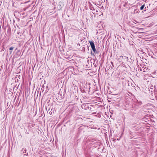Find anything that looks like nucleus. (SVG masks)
<instances>
[{"mask_svg": "<svg viewBox=\"0 0 157 157\" xmlns=\"http://www.w3.org/2000/svg\"><path fill=\"white\" fill-rule=\"evenodd\" d=\"M111 64L112 66H111V68L112 69L113 68V67L114 65L112 62H111Z\"/></svg>", "mask_w": 157, "mask_h": 157, "instance_id": "obj_8", "label": "nucleus"}, {"mask_svg": "<svg viewBox=\"0 0 157 157\" xmlns=\"http://www.w3.org/2000/svg\"><path fill=\"white\" fill-rule=\"evenodd\" d=\"M96 113H97L96 112H94V113H92V114H96Z\"/></svg>", "mask_w": 157, "mask_h": 157, "instance_id": "obj_11", "label": "nucleus"}, {"mask_svg": "<svg viewBox=\"0 0 157 157\" xmlns=\"http://www.w3.org/2000/svg\"><path fill=\"white\" fill-rule=\"evenodd\" d=\"M89 3H90V9L91 10H94V9L93 6L91 4H90V2H89Z\"/></svg>", "mask_w": 157, "mask_h": 157, "instance_id": "obj_4", "label": "nucleus"}, {"mask_svg": "<svg viewBox=\"0 0 157 157\" xmlns=\"http://www.w3.org/2000/svg\"><path fill=\"white\" fill-rule=\"evenodd\" d=\"M20 33V32H17V34H19Z\"/></svg>", "mask_w": 157, "mask_h": 157, "instance_id": "obj_15", "label": "nucleus"}, {"mask_svg": "<svg viewBox=\"0 0 157 157\" xmlns=\"http://www.w3.org/2000/svg\"><path fill=\"white\" fill-rule=\"evenodd\" d=\"M117 140H119V139H117Z\"/></svg>", "mask_w": 157, "mask_h": 157, "instance_id": "obj_18", "label": "nucleus"}, {"mask_svg": "<svg viewBox=\"0 0 157 157\" xmlns=\"http://www.w3.org/2000/svg\"><path fill=\"white\" fill-rule=\"evenodd\" d=\"M85 8L87 10L88 9L87 6H85Z\"/></svg>", "mask_w": 157, "mask_h": 157, "instance_id": "obj_10", "label": "nucleus"}, {"mask_svg": "<svg viewBox=\"0 0 157 157\" xmlns=\"http://www.w3.org/2000/svg\"><path fill=\"white\" fill-rule=\"evenodd\" d=\"M144 6L145 5L144 4L142 6L140 7V10H143V9L144 8Z\"/></svg>", "mask_w": 157, "mask_h": 157, "instance_id": "obj_7", "label": "nucleus"}, {"mask_svg": "<svg viewBox=\"0 0 157 157\" xmlns=\"http://www.w3.org/2000/svg\"><path fill=\"white\" fill-rule=\"evenodd\" d=\"M125 58H127V59H128V57H125Z\"/></svg>", "mask_w": 157, "mask_h": 157, "instance_id": "obj_19", "label": "nucleus"}, {"mask_svg": "<svg viewBox=\"0 0 157 157\" xmlns=\"http://www.w3.org/2000/svg\"><path fill=\"white\" fill-rule=\"evenodd\" d=\"M125 4H126V3L124 4V6H125Z\"/></svg>", "mask_w": 157, "mask_h": 157, "instance_id": "obj_17", "label": "nucleus"}, {"mask_svg": "<svg viewBox=\"0 0 157 157\" xmlns=\"http://www.w3.org/2000/svg\"><path fill=\"white\" fill-rule=\"evenodd\" d=\"M89 43L90 45V46L92 48V49L94 53L95 54L98 53V52L97 51L96 49L94 42L92 41H90Z\"/></svg>", "mask_w": 157, "mask_h": 157, "instance_id": "obj_1", "label": "nucleus"}, {"mask_svg": "<svg viewBox=\"0 0 157 157\" xmlns=\"http://www.w3.org/2000/svg\"><path fill=\"white\" fill-rule=\"evenodd\" d=\"M129 109V108H128L126 109Z\"/></svg>", "mask_w": 157, "mask_h": 157, "instance_id": "obj_16", "label": "nucleus"}, {"mask_svg": "<svg viewBox=\"0 0 157 157\" xmlns=\"http://www.w3.org/2000/svg\"><path fill=\"white\" fill-rule=\"evenodd\" d=\"M91 106H93L90 105H89V104H86L83 105L82 106V108H84L85 109L87 110L89 109L90 110L91 109Z\"/></svg>", "mask_w": 157, "mask_h": 157, "instance_id": "obj_2", "label": "nucleus"}, {"mask_svg": "<svg viewBox=\"0 0 157 157\" xmlns=\"http://www.w3.org/2000/svg\"><path fill=\"white\" fill-rule=\"evenodd\" d=\"M5 50V48L4 47H3L2 48V50L1 51V52H2V51H4Z\"/></svg>", "mask_w": 157, "mask_h": 157, "instance_id": "obj_9", "label": "nucleus"}, {"mask_svg": "<svg viewBox=\"0 0 157 157\" xmlns=\"http://www.w3.org/2000/svg\"><path fill=\"white\" fill-rule=\"evenodd\" d=\"M21 52L20 50H18L17 52V54L18 56H20L21 55Z\"/></svg>", "mask_w": 157, "mask_h": 157, "instance_id": "obj_6", "label": "nucleus"}, {"mask_svg": "<svg viewBox=\"0 0 157 157\" xmlns=\"http://www.w3.org/2000/svg\"><path fill=\"white\" fill-rule=\"evenodd\" d=\"M17 27L18 28L20 29V27L18 25H17Z\"/></svg>", "mask_w": 157, "mask_h": 157, "instance_id": "obj_13", "label": "nucleus"}, {"mask_svg": "<svg viewBox=\"0 0 157 157\" xmlns=\"http://www.w3.org/2000/svg\"><path fill=\"white\" fill-rule=\"evenodd\" d=\"M120 58H123V56H120Z\"/></svg>", "mask_w": 157, "mask_h": 157, "instance_id": "obj_12", "label": "nucleus"}, {"mask_svg": "<svg viewBox=\"0 0 157 157\" xmlns=\"http://www.w3.org/2000/svg\"><path fill=\"white\" fill-rule=\"evenodd\" d=\"M146 7H145V8H144V10L145 11H146Z\"/></svg>", "mask_w": 157, "mask_h": 157, "instance_id": "obj_14", "label": "nucleus"}, {"mask_svg": "<svg viewBox=\"0 0 157 157\" xmlns=\"http://www.w3.org/2000/svg\"><path fill=\"white\" fill-rule=\"evenodd\" d=\"M14 48L13 47H11L9 48V50H10V54H11L12 53V50H13Z\"/></svg>", "mask_w": 157, "mask_h": 157, "instance_id": "obj_5", "label": "nucleus"}, {"mask_svg": "<svg viewBox=\"0 0 157 157\" xmlns=\"http://www.w3.org/2000/svg\"><path fill=\"white\" fill-rule=\"evenodd\" d=\"M136 10H135L134 11H135Z\"/></svg>", "mask_w": 157, "mask_h": 157, "instance_id": "obj_20", "label": "nucleus"}, {"mask_svg": "<svg viewBox=\"0 0 157 157\" xmlns=\"http://www.w3.org/2000/svg\"><path fill=\"white\" fill-rule=\"evenodd\" d=\"M89 88H87L86 86L85 87V86L84 87H81L80 88V91L82 93H87L89 92Z\"/></svg>", "mask_w": 157, "mask_h": 157, "instance_id": "obj_3", "label": "nucleus"}]
</instances>
